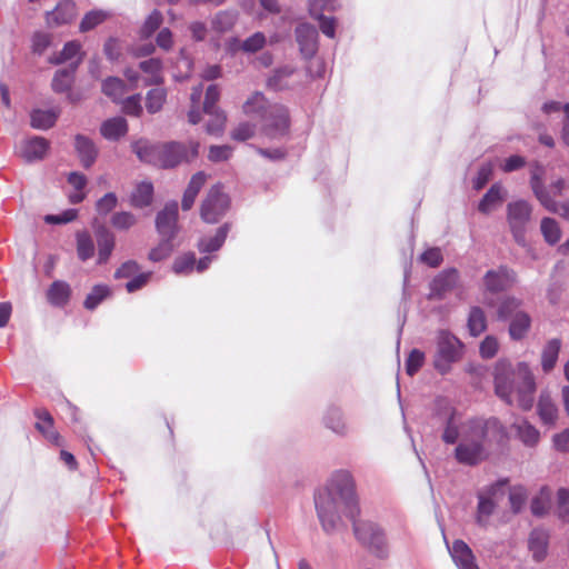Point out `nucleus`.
I'll use <instances>...</instances> for the list:
<instances>
[{
  "label": "nucleus",
  "instance_id": "obj_1",
  "mask_svg": "<svg viewBox=\"0 0 569 569\" xmlns=\"http://www.w3.org/2000/svg\"><path fill=\"white\" fill-rule=\"evenodd\" d=\"M315 505L322 529L327 533L338 530L342 515L355 518L357 496L352 475L347 470L333 472L326 487L316 493Z\"/></svg>",
  "mask_w": 569,
  "mask_h": 569
},
{
  "label": "nucleus",
  "instance_id": "obj_2",
  "mask_svg": "<svg viewBox=\"0 0 569 569\" xmlns=\"http://www.w3.org/2000/svg\"><path fill=\"white\" fill-rule=\"evenodd\" d=\"M495 392L511 406L517 399L518 406L530 410L533 406L536 382L535 377L525 362L512 366L508 360H499L495 366Z\"/></svg>",
  "mask_w": 569,
  "mask_h": 569
},
{
  "label": "nucleus",
  "instance_id": "obj_3",
  "mask_svg": "<svg viewBox=\"0 0 569 569\" xmlns=\"http://www.w3.org/2000/svg\"><path fill=\"white\" fill-rule=\"evenodd\" d=\"M132 149L146 163L160 169H173L193 162L199 156L200 143L196 140H172L152 144L147 140H139L132 144Z\"/></svg>",
  "mask_w": 569,
  "mask_h": 569
},
{
  "label": "nucleus",
  "instance_id": "obj_4",
  "mask_svg": "<svg viewBox=\"0 0 569 569\" xmlns=\"http://www.w3.org/2000/svg\"><path fill=\"white\" fill-rule=\"evenodd\" d=\"M502 431L497 418L470 420L462 430V438L455 450L460 463L477 465L486 457L485 445Z\"/></svg>",
  "mask_w": 569,
  "mask_h": 569
},
{
  "label": "nucleus",
  "instance_id": "obj_5",
  "mask_svg": "<svg viewBox=\"0 0 569 569\" xmlns=\"http://www.w3.org/2000/svg\"><path fill=\"white\" fill-rule=\"evenodd\" d=\"M243 112L261 121L262 131L270 139H278L288 133L289 113L281 104H268L260 92H254L243 103Z\"/></svg>",
  "mask_w": 569,
  "mask_h": 569
},
{
  "label": "nucleus",
  "instance_id": "obj_6",
  "mask_svg": "<svg viewBox=\"0 0 569 569\" xmlns=\"http://www.w3.org/2000/svg\"><path fill=\"white\" fill-rule=\"evenodd\" d=\"M463 350V343L455 335L448 330H439L436 337L433 368L440 375L450 372L452 366L462 359Z\"/></svg>",
  "mask_w": 569,
  "mask_h": 569
},
{
  "label": "nucleus",
  "instance_id": "obj_7",
  "mask_svg": "<svg viewBox=\"0 0 569 569\" xmlns=\"http://www.w3.org/2000/svg\"><path fill=\"white\" fill-rule=\"evenodd\" d=\"M545 168L539 162H533L530 167V187L540 204L552 213L569 219V203H559L552 199L545 186Z\"/></svg>",
  "mask_w": 569,
  "mask_h": 569
},
{
  "label": "nucleus",
  "instance_id": "obj_8",
  "mask_svg": "<svg viewBox=\"0 0 569 569\" xmlns=\"http://www.w3.org/2000/svg\"><path fill=\"white\" fill-rule=\"evenodd\" d=\"M532 206L526 200H516L507 206V221L515 241L526 246V232L530 222Z\"/></svg>",
  "mask_w": 569,
  "mask_h": 569
},
{
  "label": "nucleus",
  "instance_id": "obj_9",
  "mask_svg": "<svg viewBox=\"0 0 569 569\" xmlns=\"http://www.w3.org/2000/svg\"><path fill=\"white\" fill-rule=\"evenodd\" d=\"M356 538L379 558L388 553L383 530L375 522L358 521L353 523Z\"/></svg>",
  "mask_w": 569,
  "mask_h": 569
},
{
  "label": "nucleus",
  "instance_id": "obj_10",
  "mask_svg": "<svg viewBox=\"0 0 569 569\" xmlns=\"http://www.w3.org/2000/svg\"><path fill=\"white\" fill-rule=\"evenodd\" d=\"M229 206V197L222 191L220 186H213L201 203L200 216L204 222L216 223L226 214Z\"/></svg>",
  "mask_w": 569,
  "mask_h": 569
},
{
  "label": "nucleus",
  "instance_id": "obj_11",
  "mask_svg": "<svg viewBox=\"0 0 569 569\" xmlns=\"http://www.w3.org/2000/svg\"><path fill=\"white\" fill-rule=\"evenodd\" d=\"M156 229L160 238L174 240L178 233V203L169 202L158 212L156 218Z\"/></svg>",
  "mask_w": 569,
  "mask_h": 569
},
{
  "label": "nucleus",
  "instance_id": "obj_12",
  "mask_svg": "<svg viewBox=\"0 0 569 569\" xmlns=\"http://www.w3.org/2000/svg\"><path fill=\"white\" fill-rule=\"evenodd\" d=\"M460 281L459 271L455 268L446 269L437 274L430 284L431 299H443L447 293L451 292Z\"/></svg>",
  "mask_w": 569,
  "mask_h": 569
},
{
  "label": "nucleus",
  "instance_id": "obj_13",
  "mask_svg": "<svg viewBox=\"0 0 569 569\" xmlns=\"http://www.w3.org/2000/svg\"><path fill=\"white\" fill-rule=\"evenodd\" d=\"M336 0H311L309 11L319 21V27L325 36H335L337 21L335 18L323 16V10L335 11Z\"/></svg>",
  "mask_w": 569,
  "mask_h": 569
},
{
  "label": "nucleus",
  "instance_id": "obj_14",
  "mask_svg": "<svg viewBox=\"0 0 569 569\" xmlns=\"http://www.w3.org/2000/svg\"><path fill=\"white\" fill-rule=\"evenodd\" d=\"M516 281V273L507 267H499L489 270L483 277L486 290L490 292H500L508 289Z\"/></svg>",
  "mask_w": 569,
  "mask_h": 569
},
{
  "label": "nucleus",
  "instance_id": "obj_15",
  "mask_svg": "<svg viewBox=\"0 0 569 569\" xmlns=\"http://www.w3.org/2000/svg\"><path fill=\"white\" fill-rule=\"evenodd\" d=\"M76 14V3L64 0L59 2L54 9L46 12V23L49 28H58L70 23Z\"/></svg>",
  "mask_w": 569,
  "mask_h": 569
},
{
  "label": "nucleus",
  "instance_id": "obj_16",
  "mask_svg": "<svg viewBox=\"0 0 569 569\" xmlns=\"http://www.w3.org/2000/svg\"><path fill=\"white\" fill-rule=\"evenodd\" d=\"M49 149V141L42 137H32L23 140L19 147V154L27 162L42 160Z\"/></svg>",
  "mask_w": 569,
  "mask_h": 569
},
{
  "label": "nucleus",
  "instance_id": "obj_17",
  "mask_svg": "<svg viewBox=\"0 0 569 569\" xmlns=\"http://www.w3.org/2000/svg\"><path fill=\"white\" fill-rule=\"evenodd\" d=\"M301 80V74L291 66H284L277 69L268 79V86L273 90H283L292 88Z\"/></svg>",
  "mask_w": 569,
  "mask_h": 569
},
{
  "label": "nucleus",
  "instance_id": "obj_18",
  "mask_svg": "<svg viewBox=\"0 0 569 569\" xmlns=\"http://www.w3.org/2000/svg\"><path fill=\"white\" fill-rule=\"evenodd\" d=\"M449 552L458 569H479L472 550L465 541H453Z\"/></svg>",
  "mask_w": 569,
  "mask_h": 569
},
{
  "label": "nucleus",
  "instance_id": "obj_19",
  "mask_svg": "<svg viewBox=\"0 0 569 569\" xmlns=\"http://www.w3.org/2000/svg\"><path fill=\"white\" fill-rule=\"evenodd\" d=\"M550 533L545 528H535L528 539L529 550L536 561H542L548 552Z\"/></svg>",
  "mask_w": 569,
  "mask_h": 569
},
{
  "label": "nucleus",
  "instance_id": "obj_20",
  "mask_svg": "<svg viewBox=\"0 0 569 569\" xmlns=\"http://www.w3.org/2000/svg\"><path fill=\"white\" fill-rule=\"evenodd\" d=\"M74 147L82 166L90 168L98 157V149L93 141L82 134H78L74 138Z\"/></svg>",
  "mask_w": 569,
  "mask_h": 569
},
{
  "label": "nucleus",
  "instance_id": "obj_21",
  "mask_svg": "<svg viewBox=\"0 0 569 569\" xmlns=\"http://www.w3.org/2000/svg\"><path fill=\"white\" fill-rule=\"evenodd\" d=\"M206 181H207V174L203 171H198L197 173H194L191 177V179L183 192V197H182V201H181L182 210L187 211L192 208L194 200H196L199 191L201 190V188L204 186Z\"/></svg>",
  "mask_w": 569,
  "mask_h": 569
},
{
  "label": "nucleus",
  "instance_id": "obj_22",
  "mask_svg": "<svg viewBox=\"0 0 569 569\" xmlns=\"http://www.w3.org/2000/svg\"><path fill=\"white\" fill-rule=\"evenodd\" d=\"M80 43L76 40L69 41L64 44L63 49L59 54H54L49 58V62L52 64H60L63 62L71 61L70 68H77L81 61Z\"/></svg>",
  "mask_w": 569,
  "mask_h": 569
},
{
  "label": "nucleus",
  "instance_id": "obj_23",
  "mask_svg": "<svg viewBox=\"0 0 569 569\" xmlns=\"http://www.w3.org/2000/svg\"><path fill=\"white\" fill-rule=\"evenodd\" d=\"M98 243V263H106L114 248V234L104 227H100L96 231Z\"/></svg>",
  "mask_w": 569,
  "mask_h": 569
},
{
  "label": "nucleus",
  "instance_id": "obj_24",
  "mask_svg": "<svg viewBox=\"0 0 569 569\" xmlns=\"http://www.w3.org/2000/svg\"><path fill=\"white\" fill-rule=\"evenodd\" d=\"M517 437L527 447H535L540 439V432L527 420H517L512 423Z\"/></svg>",
  "mask_w": 569,
  "mask_h": 569
},
{
  "label": "nucleus",
  "instance_id": "obj_25",
  "mask_svg": "<svg viewBox=\"0 0 569 569\" xmlns=\"http://www.w3.org/2000/svg\"><path fill=\"white\" fill-rule=\"evenodd\" d=\"M537 410L543 423L553 425L556 422L558 418V408L548 392H541L538 400Z\"/></svg>",
  "mask_w": 569,
  "mask_h": 569
},
{
  "label": "nucleus",
  "instance_id": "obj_26",
  "mask_svg": "<svg viewBox=\"0 0 569 569\" xmlns=\"http://www.w3.org/2000/svg\"><path fill=\"white\" fill-rule=\"evenodd\" d=\"M128 131V124L124 118L114 117L102 122L100 132L108 140H118Z\"/></svg>",
  "mask_w": 569,
  "mask_h": 569
},
{
  "label": "nucleus",
  "instance_id": "obj_27",
  "mask_svg": "<svg viewBox=\"0 0 569 569\" xmlns=\"http://www.w3.org/2000/svg\"><path fill=\"white\" fill-rule=\"evenodd\" d=\"M230 230V224L224 223L218 228L216 234L211 238H202L198 243L199 251L202 253L214 252L219 250L224 243L228 232Z\"/></svg>",
  "mask_w": 569,
  "mask_h": 569
},
{
  "label": "nucleus",
  "instance_id": "obj_28",
  "mask_svg": "<svg viewBox=\"0 0 569 569\" xmlns=\"http://www.w3.org/2000/svg\"><path fill=\"white\" fill-rule=\"evenodd\" d=\"M70 286L66 281H53L47 291L48 301L56 307H63L69 301Z\"/></svg>",
  "mask_w": 569,
  "mask_h": 569
},
{
  "label": "nucleus",
  "instance_id": "obj_29",
  "mask_svg": "<svg viewBox=\"0 0 569 569\" xmlns=\"http://www.w3.org/2000/svg\"><path fill=\"white\" fill-rule=\"evenodd\" d=\"M36 416L38 422L36 428L51 442L59 443V433L53 429V419L51 415L46 410H37Z\"/></svg>",
  "mask_w": 569,
  "mask_h": 569
},
{
  "label": "nucleus",
  "instance_id": "obj_30",
  "mask_svg": "<svg viewBox=\"0 0 569 569\" xmlns=\"http://www.w3.org/2000/svg\"><path fill=\"white\" fill-rule=\"evenodd\" d=\"M531 325L529 315L525 311L515 313L513 318L510 319L509 335L513 340L522 339Z\"/></svg>",
  "mask_w": 569,
  "mask_h": 569
},
{
  "label": "nucleus",
  "instance_id": "obj_31",
  "mask_svg": "<svg viewBox=\"0 0 569 569\" xmlns=\"http://www.w3.org/2000/svg\"><path fill=\"white\" fill-rule=\"evenodd\" d=\"M323 421L327 428L339 436H346L349 431L339 408H329L325 415Z\"/></svg>",
  "mask_w": 569,
  "mask_h": 569
},
{
  "label": "nucleus",
  "instance_id": "obj_32",
  "mask_svg": "<svg viewBox=\"0 0 569 569\" xmlns=\"http://www.w3.org/2000/svg\"><path fill=\"white\" fill-rule=\"evenodd\" d=\"M31 127L39 130H47L54 126L58 112L54 110L36 109L30 114Z\"/></svg>",
  "mask_w": 569,
  "mask_h": 569
},
{
  "label": "nucleus",
  "instance_id": "obj_33",
  "mask_svg": "<svg viewBox=\"0 0 569 569\" xmlns=\"http://www.w3.org/2000/svg\"><path fill=\"white\" fill-rule=\"evenodd\" d=\"M152 194V184L150 182H141L131 193L130 203L136 208H144L151 203Z\"/></svg>",
  "mask_w": 569,
  "mask_h": 569
},
{
  "label": "nucleus",
  "instance_id": "obj_34",
  "mask_svg": "<svg viewBox=\"0 0 569 569\" xmlns=\"http://www.w3.org/2000/svg\"><path fill=\"white\" fill-rule=\"evenodd\" d=\"M111 17L110 12L104 10H91L82 18L79 31L82 33L90 32L94 30L96 27L103 23L107 19Z\"/></svg>",
  "mask_w": 569,
  "mask_h": 569
},
{
  "label": "nucleus",
  "instance_id": "obj_35",
  "mask_svg": "<svg viewBox=\"0 0 569 569\" xmlns=\"http://www.w3.org/2000/svg\"><path fill=\"white\" fill-rule=\"evenodd\" d=\"M266 44V38H246L244 41H240L239 38H231L228 43V50L236 52L241 49L244 52H256L262 49Z\"/></svg>",
  "mask_w": 569,
  "mask_h": 569
},
{
  "label": "nucleus",
  "instance_id": "obj_36",
  "mask_svg": "<svg viewBox=\"0 0 569 569\" xmlns=\"http://www.w3.org/2000/svg\"><path fill=\"white\" fill-rule=\"evenodd\" d=\"M560 346L561 342L559 339H551L543 348L541 356V366L543 371L548 372L553 369L558 359Z\"/></svg>",
  "mask_w": 569,
  "mask_h": 569
},
{
  "label": "nucleus",
  "instance_id": "obj_37",
  "mask_svg": "<svg viewBox=\"0 0 569 569\" xmlns=\"http://www.w3.org/2000/svg\"><path fill=\"white\" fill-rule=\"evenodd\" d=\"M478 500L477 523L481 527H486L488 525L489 517L496 509V503L490 497H487L483 493L478 495Z\"/></svg>",
  "mask_w": 569,
  "mask_h": 569
},
{
  "label": "nucleus",
  "instance_id": "obj_38",
  "mask_svg": "<svg viewBox=\"0 0 569 569\" xmlns=\"http://www.w3.org/2000/svg\"><path fill=\"white\" fill-rule=\"evenodd\" d=\"M77 253L81 261H87L94 254V243L87 231L78 232L77 236Z\"/></svg>",
  "mask_w": 569,
  "mask_h": 569
},
{
  "label": "nucleus",
  "instance_id": "obj_39",
  "mask_svg": "<svg viewBox=\"0 0 569 569\" xmlns=\"http://www.w3.org/2000/svg\"><path fill=\"white\" fill-rule=\"evenodd\" d=\"M502 188L498 184L491 186L486 192L481 201L479 202L478 209L482 213H489L496 204L502 201Z\"/></svg>",
  "mask_w": 569,
  "mask_h": 569
},
{
  "label": "nucleus",
  "instance_id": "obj_40",
  "mask_svg": "<svg viewBox=\"0 0 569 569\" xmlns=\"http://www.w3.org/2000/svg\"><path fill=\"white\" fill-rule=\"evenodd\" d=\"M74 68L60 69L52 79V89L56 92H66L71 88L73 82Z\"/></svg>",
  "mask_w": 569,
  "mask_h": 569
},
{
  "label": "nucleus",
  "instance_id": "obj_41",
  "mask_svg": "<svg viewBox=\"0 0 569 569\" xmlns=\"http://www.w3.org/2000/svg\"><path fill=\"white\" fill-rule=\"evenodd\" d=\"M486 316L481 308L472 307L468 317V328L472 336H479L486 330Z\"/></svg>",
  "mask_w": 569,
  "mask_h": 569
},
{
  "label": "nucleus",
  "instance_id": "obj_42",
  "mask_svg": "<svg viewBox=\"0 0 569 569\" xmlns=\"http://www.w3.org/2000/svg\"><path fill=\"white\" fill-rule=\"evenodd\" d=\"M541 233L549 244H556L561 237L558 222L552 218H543L540 224Z\"/></svg>",
  "mask_w": 569,
  "mask_h": 569
},
{
  "label": "nucleus",
  "instance_id": "obj_43",
  "mask_svg": "<svg viewBox=\"0 0 569 569\" xmlns=\"http://www.w3.org/2000/svg\"><path fill=\"white\" fill-rule=\"evenodd\" d=\"M521 300L515 297L505 298L498 308V318L501 320H510L513 318L515 313L521 312Z\"/></svg>",
  "mask_w": 569,
  "mask_h": 569
},
{
  "label": "nucleus",
  "instance_id": "obj_44",
  "mask_svg": "<svg viewBox=\"0 0 569 569\" xmlns=\"http://www.w3.org/2000/svg\"><path fill=\"white\" fill-rule=\"evenodd\" d=\"M174 249L173 240L160 238L159 244L149 252V259L153 262L168 258Z\"/></svg>",
  "mask_w": 569,
  "mask_h": 569
},
{
  "label": "nucleus",
  "instance_id": "obj_45",
  "mask_svg": "<svg viewBox=\"0 0 569 569\" xmlns=\"http://www.w3.org/2000/svg\"><path fill=\"white\" fill-rule=\"evenodd\" d=\"M102 91L114 101L119 100L124 94V83L119 78H108L102 83Z\"/></svg>",
  "mask_w": 569,
  "mask_h": 569
},
{
  "label": "nucleus",
  "instance_id": "obj_46",
  "mask_svg": "<svg viewBox=\"0 0 569 569\" xmlns=\"http://www.w3.org/2000/svg\"><path fill=\"white\" fill-rule=\"evenodd\" d=\"M109 293L110 291L107 286H94L83 302L84 308L88 310H93L103 299L109 296Z\"/></svg>",
  "mask_w": 569,
  "mask_h": 569
},
{
  "label": "nucleus",
  "instance_id": "obj_47",
  "mask_svg": "<svg viewBox=\"0 0 569 569\" xmlns=\"http://www.w3.org/2000/svg\"><path fill=\"white\" fill-rule=\"evenodd\" d=\"M531 512L535 516L542 517L549 510V490L542 488L540 495L535 497L530 505Z\"/></svg>",
  "mask_w": 569,
  "mask_h": 569
},
{
  "label": "nucleus",
  "instance_id": "obj_48",
  "mask_svg": "<svg viewBox=\"0 0 569 569\" xmlns=\"http://www.w3.org/2000/svg\"><path fill=\"white\" fill-rule=\"evenodd\" d=\"M557 516L563 522H569V489L560 488L557 491Z\"/></svg>",
  "mask_w": 569,
  "mask_h": 569
},
{
  "label": "nucleus",
  "instance_id": "obj_49",
  "mask_svg": "<svg viewBox=\"0 0 569 569\" xmlns=\"http://www.w3.org/2000/svg\"><path fill=\"white\" fill-rule=\"evenodd\" d=\"M210 116V120L206 124V130L209 134H219L222 132L226 123V114L220 109H214Z\"/></svg>",
  "mask_w": 569,
  "mask_h": 569
},
{
  "label": "nucleus",
  "instance_id": "obj_50",
  "mask_svg": "<svg viewBox=\"0 0 569 569\" xmlns=\"http://www.w3.org/2000/svg\"><path fill=\"white\" fill-rule=\"evenodd\" d=\"M163 17L160 11L153 10L141 27L140 36H152L162 24Z\"/></svg>",
  "mask_w": 569,
  "mask_h": 569
},
{
  "label": "nucleus",
  "instance_id": "obj_51",
  "mask_svg": "<svg viewBox=\"0 0 569 569\" xmlns=\"http://www.w3.org/2000/svg\"><path fill=\"white\" fill-rule=\"evenodd\" d=\"M140 69L148 73L150 77L148 79L149 83H159L161 81L160 69L161 62L158 59H149L140 62Z\"/></svg>",
  "mask_w": 569,
  "mask_h": 569
},
{
  "label": "nucleus",
  "instance_id": "obj_52",
  "mask_svg": "<svg viewBox=\"0 0 569 569\" xmlns=\"http://www.w3.org/2000/svg\"><path fill=\"white\" fill-rule=\"evenodd\" d=\"M236 22V16L231 12H219L212 20V27L217 32L229 31Z\"/></svg>",
  "mask_w": 569,
  "mask_h": 569
},
{
  "label": "nucleus",
  "instance_id": "obj_53",
  "mask_svg": "<svg viewBox=\"0 0 569 569\" xmlns=\"http://www.w3.org/2000/svg\"><path fill=\"white\" fill-rule=\"evenodd\" d=\"M137 222L136 217L128 211L116 212L111 217V224L118 230H128Z\"/></svg>",
  "mask_w": 569,
  "mask_h": 569
},
{
  "label": "nucleus",
  "instance_id": "obj_54",
  "mask_svg": "<svg viewBox=\"0 0 569 569\" xmlns=\"http://www.w3.org/2000/svg\"><path fill=\"white\" fill-rule=\"evenodd\" d=\"M166 99V93L162 89H152L148 92L146 107L150 113L158 112Z\"/></svg>",
  "mask_w": 569,
  "mask_h": 569
},
{
  "label": "nucleus",
  "instance_id": "obj_55",
  "mask_svg": "<svg viewBox=\"0 0 569 569\" xmlns=\"http://www.w3.org/2000/svg\"><path fill=\"white\" fill-rule=\"evenodd\" d=\"M196 264V256L192 252L178 257L173 262V271L177 274L188 273L193 270Z\"/></svg>",
  "mask_w": 569,
  "mask_h": 569
},
{
  "label": "nucleus",
  "instance_id": "obj_56",
  "mask_svg": "<svg viewBox=\"0 0 569 569\" xmlns=\"http://www.w3.org/2000/svg\"><path fill=\"white\" fill-rule=\"evenodd\" d=\"M425 353L418 349L411 350L406 360V371L409 376H413L422 367Z\"/></svg>",
  "mask_w": 569,
  "mask_h": 569
},
{
  "label": "nucleus",
  "instance_id": "obj_57",
  "mask_svg": "<svg viewBox=\"0 0 569 569\" xmlns=\"http://www.w3.org/2000/svg\"><path fill=\"white\" fill-rule=\"evenodd\" d=\"M220 98V91L217 84H210L206 91V98L203 102V112L212 113L217 107V102Z\"/></svg>",
  "mask_w": 569,
  "mask_h": 569
},
{
  "label": "nucleus",
  "instance_id": "obj_58",
  "mask_svg": "<svg viewBox=\"0 0 569 569\" xmlns=\"http://www.w3.org/2000/svg\"><path fill=\"white\" fill-rule=\"evenodd\" d=\"M117 203H118V198H117L116 193L108 192L97 201L96 209L99 214L106 216L116 208Z\"/></svg>",
  "mask_w": 569,
  "mask_h": 569
},
{
  "label": "nucleus",
  "instance_id": "obj_59",
  "mask_svg": "<svg viewBox=\"0 0 569 569\" xmlns=\"http://www.w3.org/2000/svg\"><path fill=\"white\" fill-rule=\"evenodd\" d=\"M420 260L431 268H437L441 264L443 257L441 250L437 247H433L422 252Z\"/></svg>",
  "mask_w": 569,
  "mask_h": 569
},
{
  "label": "nucleus",
  "instance_id": "obj_60",
  "mask_svg": "<svg viewBox=\"0 0 569 569\" xmlns=\"http://www.w3.org/2000/svg\"><path fill=\"white\" fill-rule=\"evenodd\" d=\"M459 432L455 420V412H450L447 418V425L442 433V440L446 443H455L458 440Z\"/></svg>",
  "mask_w": 569,
  "mask_h": 569
},
{
  "label": "nucleus",
  "instance_id": "obj_61",
  "mask_svg": "<svg viewBox=\"0 0 569 569\" xmlns=\"http://www.w3.org/2000/svg\"><path fill=\"white\" fill-rule=\"evenodd\" d=\"M231 153L232 149L229 146H211L208 158L210 161L220 162L228 160L231 157Z\"/></svg>",
  "mask_w": 569,
  "mask_h": 569
},
{
  "label": "nucleus",
  "instance_id": "obj_62",
  "mask_svg": "<svg viewBox=\"0 0 569 569\" xmlns=\"http://www.w3.org/2000/svg\"><path fill=\"white\" fill-rule=\"evenodd\" d=\"M256 128L249 122H242L233 129L231 137L238 141H246L253 137Z\"/></svg>",
  "mask_w": 569,
  "mask_h": 569
},
{
  "label": "nucleus",
  "instance_id": "obj_63",
  "mask_svg": "<svg viewBox=\"0 0 569 569\" xmlns=\"http://www.w3.org/2000/svg\"><path fill=\"white\" fill-rule=\"evenodd\" d=\"M299 49L305 58H311L318 50L317 38H297Z\"/></svg>",
  "mask_w": 569,
  "mask_h": 569
},
{
  "label": "nucleus",
  "instance_id": "obj_64",
  "mask_svg": "<svg viewBox=\"0 0 569 569\" xmlns=\"http://www.w3.org/2000/svg\"><path fill=\"white\" fill-rule=\"evenodd\" d=\"M527 498L526 490L522 487L513 488L509 493V501L513 512H519Z\"/></svg>",
  "mask_w": 569,
  "mask_h": 569
}]
</instances>
